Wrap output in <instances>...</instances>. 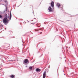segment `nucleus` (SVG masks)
<instances>
[{
    "label": "nucleus",
    "instance_id": "0eeeda50",
    "mask_svg": "<svg viewBox=\"0 0 78 78\" xmlns=\"http://www.w3.org/2000/svg\"><path fill=\"white\" fill-rule=\"evenodd\" d=\"M12 17V15H11V12L10 13V16H9V20H11V17Z\"/></svg>",
    "mask_w": 78,
    "mask_h": 78
},
{
    "label": "nucleus",
    "instance_id": "f3484780",
    "mask_svg": "<svg viewBox=\"0 0 78 78\" xmlns=\"http://www.w3.org/2000/svg\"><path fill=\"white\" fill-rule=\"evenodd\" d=\"M41 30V29H39V30H38V31H39V30Z\"/></svg>",
    "mask_w": 78,
    "mask_h": 78
},
{
    "label": "nucleus",
    "instance_id": "4468645a",
    "mask_svg": "<svg viewBox=\"0 0 78 78\" xmlns=\"http://www.w3.org/2000/svg\"><path fill=\"white\" fill-rule=\"evenodd\" d=\"M5 3H7V1H5Z\"/></svg>",
    "mask_w": 78,
    "mask_h": 78
},
{
    "label": "nucleus",
    "instance_id": "f03ea898",
    "mask_svg": "<svg viewBox=\"0 0 78 78\" xmlns=\"http://www.w3.org/2000/svg\"><path fill=\"white\" fill-rule=\"evenodd\" d=\"M30 62L28 61V60L27 59H25L24 61V64L25 65H27L28 64H29Z\"/></svg>",
    "mask_w": 78,
    "mask_h": 78
},
{
    "label": "nucleus",
    "instance_id": "6e6552de",
    "mask_svg": "<svg viewBox=\"0 0 78 78\" xmlns=\"http://www.w3.org/2000/svg\"><path fill=\"white\" fill-rule=\"evenodd\" d=\"M56 5L57 6H58V8H59V6H61V5H60V4L58 3H57Z\"/></svg>",
    "mask_w": 78,
    "mask_h": 78
},
{
    "label": "nucleus",
    "instance_id": "9b49d317",
    "mask_svg": "<svg viewBox=\"0 0 78 78\" xmlns=\"http://www.w3.org/2000/svg\"><path fill=\"white\" fill-rule=\"evenodd\" d=\"M14 75H12L11 76H10V77H11V78H14Z\"/></svg>",
    "mask_w": 78,
    "mask_h": 78
},
{
    "label": "nucleus",
    "instance_id": "f8f14e48",
    "mask_svg": "<svg viewBox=\"0 0 78 78\" xmlns=\"http://www.w3.org/2000/svg\"><path fill=\"white\" fill-rule=\"evenodd\" d=\"M0 18L1 19H2V15H0Z\"/></svg>",
    "mask_w": 78,
    "mask_h": 78
},
{
    "label": "nucleus",
    "instance_id": "1a4fd4ad",
    "mask_svg": "<svg viewBox=\"0 0 78 78\" xmlns=\"http://www.w3.org/2000/svg\"><path fill=\"white\" fill-rule=\"evenodd\" d=\"M33 69V67L32 66H30L29 67V69H30V70H32Z\"/></svg>",
    "mask_w": 78,
    "mask_h": 78
},
{
    "label": "nucleus",
    "instance_id": "7ed1b4c3",
    "mask_svg": "<svg viewBox=\"0 0 78 78\" xmlns=\"http://www.w3.org/2000/svg\"><path fill=\"white\" fill-rule=\"evenodd\" d=\"M48 10L49 11V12H53V9L52 8H51V6H50L48 8Z\"/></svg>",
    "mask_w": 78,
    "mask_h": 78
},
{
    "label": "nucleus",
    "instance_id": "20e7f679",
    "mask_svg": "<svg viewBox=\"0 0 78 78\" xmlns=\"http://www.w3.org/2000/svg\"><path fill=\"white\" fill-rule=\"evenodd\" d=\"M46 76V71H44L43 75V78H45V76Z\"/></svg>",
    "mask_w": 78,
    "mask_h": 78
},
{
    "label": "nucleus",
    "instance_id": "f257e3e1",
    "mask_svg": "<svg viewBox=\"0 0 78 78\" xmlns=\"http://www.w3.org/2000/svg\"><path fill=\"white\" fill-rule=\"evenodd\" d=\"M4 18L3 20V22L5 25H6V23H8L9 22V20L8 19L9 18V16H8V14L5 13L4 15Z\"/></svg>",
    "mask_w": 78,
    "mask_h": 78
},
{
    "label": "nucleus",
    "instance_id": "4be33fe9",
    "mask_svg": "<svg viewBox=\"0 0 78 78\" xmlns=\"http://www.w3.org/2000/svg\"><path fill=\"white\" fill-rule=\"evenodd\" d=\"M0 27H1V26H0Z\"/></svg>",
    "mask_w": 78,
    "mask_h": 78
},
{
    "label": "nucleus",
    "instance_id": "6ab92c4d",
    "mask_svg": "<svg viewBox=\"0 0 78 78\" xmlns=\"http://www.w3.org/2000/svg\"><path fill=\"white\" fill-rule=\"evenodd\" d=\"M5 30H6V28H5Z\"/></svg>",
    "mask_w": 78,
    "mask_h": 78
},
{
    "label": "nucleus",
    "instance_id": "2eb2a0df",
    "mask_svg": "<svg viewBox=\"0 0 78 78\" xmlns=\"http://www.w3.org/2000/svg\"><path fill=\"white\" fill-rule=\"evenodd\" d=\"M48 70V71L47 72V73H48V70L47 69H46L45 70H46H46Z\"/></svg>",
    "mask_w": 78,
    "mask_h": 78
},
{
    "label": "nucleus",
    "instance_id": "412c9836",
    "mask_svg": "<svg viewBox=\"0 0 78 78\" xmlns=\"http://www.w3.org/2000/svg\"><path fill=\"white\" fill-rule=\"evenodd\" d=\"M33 13H34V12H33Z\"/></svg>",
    "mask_w": 78,
    "mask_h": 78
},
{
    "label": "nucleus",
    "instance_id": "dca6fc26",
    "mask_svg": "<svg viewBox=\"0 0 78 78\" xmlns=\"http://www.w3.org/2000/svg\"><path fill=\"white\" fill-rule=\"evenodd\" d=\"M1 27H3V25H2V24H1Z\"/></svg>",
    "mask_w": 78,
    "mask_h": 78
},
{
    "label": "nucleus",
    "instance_id": "aec40b11",
    "mask_svg": "<svg viewBox=\"0 0 78 78\" xmlns=\"http://www.w3.org/2000/svg\"><path fill=\"white\" fill-rule=\"evenodd\" d=\"M1 1H2V0H0Z\"/></svg>",
    "mask_w": 78,
    "mask_h": 78
},
{
    "label": "nucleus",
    "instance_id": "9d476101",
    "mask_svg": "<svg viewBox=\"0 0 78 78\" xmlns=\"http://www.w3.org/2000/svg\"><path fill=\"white\" fill-rule=\"evenodd\" d=\"M6 11H8V7L7 6H6V10H5Z\"/></svg>",
    "mask_w": 78,
    "mask_h": 78
},
{
    "label": "nucleus",
    "instance_id": "ddd939ff",
    "mask_svg": "<svg viewBox=\"0 0 78 78\" xmlns=\"http://www.w3.org/2000/svg\"><path fill=\"white\" fill-rule=\"evenodd\" d=\"M13 61V60H11L9 61H7V62H8V61Z\"/></svg>",
    "mask_w": 78,
    "mask_h": 78
},
{
    "label": "nucleus",
    "instance_id": "a211bd4d",
    "mask_svg": "<svg viewBox=\"0 0 78 78\" xmlns=\"http://www.w3.org/2000/svg\"><path fill=\"white\" fill-rule=\"evenodd\" d=\"M26 67H27V66H26Z\"/></svg>",
    "mask_w": 78,
    "mask_h": 78
},
{
    "label": "nucleus",
    "instance_id": "423d86ee",
    "mask_svg": "<svg viewBox=\"0 0 78 78\" xmlns=\"http://www.w3.org/2000/svg\"><path fill=\"white\" fill-rule=\"evenodd\" d=\"M41 71V69H39V68H37L36 69V72H40Z\"/></svg>",
    "mask_w": 78,
    "mask_h": 78
},
{
    "label": "nucleus",
    "instance_id": "39448f33",
    "mask_svg": "<svg viewBox=\"0 0 78 78\" xmlns=\"http://www.w3.org/2000/svg\"><path fill=\"white\" fill-rule=\"evenodd\" d=\"M51 6L52 7V8H53L54 7V2L52 1L51 4Z\"/></svg>",
    "mask_w": 78,
    "mask_h": 78
}]
</instances>
